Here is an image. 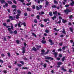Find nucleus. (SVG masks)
I'll list each match as a JSON object with an SVG mask.
<instances>
[{
	"label": "nucleus",
	"mask_w": 74,
	"mask_h": 74,
	"mask_svg": "<svg viewBox=\"0 0 74 74\" xmlns=\"http://www.w3.org/2000/svg\"><path fill=\"white\" fill-rule=\"evenodd\" d=\"M12 7L13 8H16V6L15 5H13Z\"/></svg>",
	"instance_id": "14"
},
{
	"label": "nucleus",
	"mask_w": 74,
	"mask_h": 74,
	"mask_svg": "<svg viewBox=\"0 0 74 74\" xmlns=\"http://www.w3.org/2000/svg\"><path fill=\"white\" fill-rule=\"evenodd\" d=\"M53 14L54 15H56V14H57V11H55V12H53Z\"/></svg>",
	"instance_id": "20"
},
{
	"label": "nucleus",
	"mask_w": 74,
	"mask_h": 74,
	"mask_svg": "<svg viewBox=\"0 0 74 74\" xmlns=\"http://www.w3.org/2000/svg\"><path fill=\"white\" fill-rule=\"evenodd\" d=\"M31 4V3H27L26 4L27 5H30Z\"/></svg>",
	"instance_id": "33"
},
{
	"label": "nucleus",
	"mask_w": 74,
	"mask_h": 74,
	"mask_svg": "<svg viewBox=\"0 0 74 74\" xmlns=\"http://www.w3.org/2000/svg\"><path fill=\"white\" fill-rule=\"evenodd\" d=\"M41 51L42 53H44V52H45L44 50H42Z\"/></svg>",
	"instance_id": "44"
},
{
	"label": "nucleus",
	"mask_w": 74,
	"mask_h": 74,
	"mask_svg": "<svg viewBox=\"0 0 74 74\" xmlns=\"http://www.w3.org/2000/svg\"><path fill=\"white\" fill-rule=\"evenodd\" d=\"M58 51H62V49H58Z\"/></svg>",
	"instance_id": "55"
},
{
	"label": "nucleus",
	"mask_w": 74,
	"mask_h": 74,
	"mask_svg": "<svg viewBox=\"0 0 74 74\" xmlns=\"http://www.w3.org/2000/svg\"><path fill=\"white\" fill-rule=\"evenodd\" d=\"M65 7H69V5H65Z\"/></svg>",
	"instance_id": "51"
},
{
	"label": "nucleus",
	"mask_w": 74,
	"mask_h": 74,
	"mask_svg": "<svg viewBox=\"0 0 74 74\" xmlns=\"http://www.w3.org/2000/svg\"><path fill=\"white\" fill-rule=\"evenodd\" d=\"M5 6H6V7H7V6H8V3H6L5 4Z\"/></svg>",
	"instance_id": "56"
},
{
	"label": "nucleus",
	"mask_w": 74,
	"mask_h": 74,
	"mask_svg": "<svg viewBox=\"0 0 74 74\" xmlns=\"http://www.w3.org/2000/svg\"><path fill=\"white\" fill-rule=\"evenodd\" d=\"M36 47L37 49H39V48H41V46H36Z\"/></svg>",
	"instance_id": "8"
},
{
	"label": "nucleus",
	"mask_w": 74,
	"mask_h": 74,
	"mask_svg": "<svg viewBox=\"0 0 74 74\" xmlns=\"http://www.w3.org/2000/svg\"><path fill=\"white\" fill-rule=\"evenodd\" d=\"M46 4L48 5V2H46Z\"/></svg>",
	"instance_id": "63"
},
{
	"label": "nucleus",
	"mask_w": 74,
	"mask_h": 74,
	"mask_svg": "<svg viewBox=\"0 0 74 74\" xmlns=\"http://www.w3.org/2000/svg\"><path fill=\"white\" fill-rule=\"evenodd\" d=\"M58 66H57L58 67H60V64H62V62H59L58 63Z\"/></svg>",
	"instance_id": "3"
},
{
	"label": "nucleus",
	"mask_w": 74,
	"mask_h": 74,
	"mask_svg": "<svg viewBox=\"0 0 74 74\" xmlns=\"http://www.w3.org/2000/svg\"><path fill=\"white\" fill-rule=\"evenodd\" d=\"M36 8L37 10H40V8L37 6L36 7Z\"/></svg>",
	"instance_id": "27"
},
{
	"label": "nucleus",
	"mask_w": 74,
	"mask_h": 74,
	"mask_svg": "<svg viewBox=\"0 0 74 74\" xmlns=\"http://www.w3.org/2000/svg\"><path fill=\"white\" fill-rule=\"evenodd\" d=\"M41 0H35V1H38V3H40V1Z\"/></svg>",
	"instance_id": "17"
},
{
	"label": "nucleus",
	"mask_w": 74,
	"mask_h": 74,
	"mask_svg": "<svg viewBox=\"0 0 74 74\" xmlns=\"http://www.w3.org/2000/svg\"><path fill=\"white\" fill-rule=\"evenodd\" d=\"M24 15H25V16H27V13H25L24 14Z\"/></svg>",
	"instance_id": "62"
},
{
	"label": "nucleus",
	"mask_w": 74,
	"mask_h": 74,
	"mask_svg": "<svg viewBox=\"0 0 74 74\" xmlns=\"http://www.w3.org/2000/svg\"><path fill=\"white\" fill-rule=\"evenodd\" d=\"M59 57H62V55L61 54H60L59 55Z\"/></svg>",
	"instance_id": "58"
},
{
	"label": "nucleus",
	"mask_w": 74,
	"mask_h": 74,
	"mask_svg": "<svg viewBox=\"0 0 74 74\" xmlns=\"http://www.w3.org/2000/svg\"><path fill=\"white\" fill-rule=\"evenodd\" d=\"M52 8H56V5H53L52 6Z\"/></svg>",
	"instance_id": "30"
},
{
	"label": "nucleus",
	"mask_w": 74,
	"mask_h": 74,
	"mask_svg": "<svg viewBox=\"0 0 74 74\" xmlns=\"http://www.w3.org/2000/svg\"><path fill=\"white\" fill-rule=\"evenodd\" d=\"M32 49L34 50V51H37V49L35 47H33Z\"/></svg>",
	"instance_id": "18"
},
{
	"label": "nucleus",
	"mask_w": 74,
	"mask_h": 74,
	"mask_svg": "<svg viewBox=\"0 0 74 74\" xmlns=\"http://www.w3.org/2000/svg\"><path fill=\"white\" fill-rule=\"evenodd\" d=\"M20 23L21 25H23L25 27L26 26V23H25L24 22L22 23L21 22H20Z\"/></svg>",
	"instance_id": "5"
},
{
	"label": "nucleus",
	"mask_w": 74,
	"mask_h": 74,
	"mask_svg": "<svg viewBox=\"0 0 74 74\" xmlns=\"http://www.w3.org/2000/svg\"><path fill=\"white\" fill-rule=\"evenodd\" d=\"M11 28H9L8 29V30L9 31H11Z\"/></svg>",
	"instance_id": "35"
},
{
	"label": "nucleus",
	"mask_w": 74,
	"mask_h": 74,
	"mask_svg": "<svg viewBox=\"0 0 74 74\" xmlns=\"http://www.w3.org/2000/svg\"><path fill=\"white\" fill-rule=\"evenodd\" d=\"M64 59H65V57H64L62 58V61H64Z\"/></svg>",
	"instance_id": "31"
},
{
	"label": "nucleus",
	"mask_w": 74,
	"mask_h": 74,
	"mask_svg": "<svg viewBox=\"0 0 74 74\" xmlns=\"http://www.w3.org/2000/svg\"><path fill=\"white\" fill-rule=\"evenodd\" d=\"M49 42H51V45H53V44H54V43L52 42V41L51 40V39H49Z\"/></svg>",
	"instance_id": "6"
},
{
	"label": "nucleus",
	"mask_w": 74,
	"mask_h": 74,
	"mask_svg": "<svg viewBox=\"0 0 74 74\" xmlns=\"http://www.w3.org/2000/svg\"><path fill=\"white\" fill-rule=\"evenodd\" d=\"M16 9H14L13 11V12H16Z\"/></svg>",
	"instance_id": "57"
},
{
	"label": "nucleus",
	"mask_w": 74,
	"mask_h": 74,
	"mask_svg": "<svg viewBox=\"0 0 74 74\" xmlns=\"http://www.w3.org/2000/svg\"><path fill=\"white\" fill-rule=\"evenodd\" d=\"M49 52V50H47V52H46L45 53V54H48V53Z\"/></svg>",
	"instance_id": "28"
},
{
	"label": "nucleus",
	"mask_w": 74,
	"mask_h": 74,
	"mask_svg": "<svg viewBox=\"0 0 74 74\" xmlns=\"http://www.w3.org/2000/svg\"><path fill=\"white\" fill-rule=\"evenodd\" d=\"M1 56H2V57H4V56H5L3 54H1Z\"/></svg>",
	"instance_id": "48"
},
{
	"label": "nucleus",
	"mask_w": 74,
	"mask_h": 74,
	"mask_svg": "<svg viewBox=\"0 0 74 74\" xmlns=\"http://www.w3.org/2000/svg\"><path fill=\"white\" fill-rule=\"evenodd\" d=\"M14 34H16L17 33V31L15 30L14 31Z\"/></svg>",
	"instance_id": "36"
},
{
	"label": "nucleus",
	"mask_w": 74,
	"mask_h": 74,
	"mask_svg": "<svg viewBox=\"0 0 74 74\" xmlns=\"http://www.w3.org/2000/svg\"><path fill=\"white\" fill-rule=\"evenodd\" d=\"M72 11V10H69L68 9H67L66 10H64V12L66 13V14H67L68 13V12H71Z\"/></svg>",
	"instance_id": "2"
},
{
	"label": "nucleus",
	"mask_w": 74,
	"mask_h": 74,
	"mask_svg": "<svg viewBox=\"0 0 74 74\" xmlns=\"http://www.w3.org/2000/svg\"><path fill=\"white\" fill-rule=\"evenodd\" d=\"M43 66H44V67H46V66H47V64H44L43 65Z\"/></svg>",
	"instance_id": "49"
},
{
	"label": "nucleus",
	"mask_w": 74,
	"mask_h": 74,
	"mask_svg": "<svg viewBox=\"0 0 74 74\" xmlns=\"http://www.w3.org/2000/svg\"><path fill=\"white\" fill-rule=\"evenodd\" d=\"M9 19H11V20H14V19L13 18V17H12V16H9Z\"/></svg>",
	"instance_id": "13"
},
{
	"label": "nucleus",
	"mask_w": 74,
	"mask_h": 74,
	"mask_svg": "<svg viewBox=\"0 0 74 74\" xmlns=\"http://www.w3.org/2000/svg\"><path fill=\"white\" fill-rule=\"evenodd\" d=\"M0 62L1 63H3V61L1 60H0Z\"/></svg>",
	"instance_id": "53"
},
{
	"label": "nucleus",
	"mask_w": 74,
	"mask_h": 74,
	"mask_svg": "<svg viewBox=\"0 0 74 74\" xmlns=\"http://www.w3.org/2000/svg\"><path fill=\"white\" fill-rule=\"evenodd\" d=\"M49 14L50 16H52V13L51 12H49Z\"/></svg>",
	"instance_id": "25"
},
{
	"label": "nucleus",
	"mask_w": 74,
	"mask_h": 74,
	"mask_svg": "<svg viewBox=\"0 0 74 74\" xmlns=\"http://www.w3.org/2000/svg\"><path fill=\"white\" fill-rule=\"evenodd\" d=\"M46 59H51V60H53V58H51V57H47L46 58Z\"/></svg>",
	"instance_id": "7"
},
{
	"label": "nucleus",
	"mask_w": 74,
	"mask_h": 74,
	"mask_svg": "<svg viewBox=\"0 0 74 74\" xmlns=\"http://www.w3.org/2000/svg\"><path fill=\"white\" fill-rule=\"evenodd\" d=\"M23 69H27V68L26 67H23L22 68Z\"/></svg>",
	"instance_id": "47"
},
{
	"label": "nucleus",
	"mask_w": 74,
	"mask_h": 74,
	"mask_svg": "<svg viewBox=\"0 0 74 74\" xmlns=\"http://www.w3.org/2000/svg\"><path fill=\"white\" fill-rule=\"evenodd\" d=\"M41 14H44V12H41Z\"/></svg>",
	"instance_id": "59"
},
{
	"label": "nucleus",
	"mask_w": 74,
	"mask_h": 74,
	"mask_svg": "<svg viewBox=\"0 0 74 74\" xmlns=\"http://www.w3.org/2000/svg\"><path fill=\"white\" fill-rule=\"evenodd\" d=\"M41 42L43 44H45L46 42V41L44 40H42L41 41Z\"/></svg>",
	"instance_id": "19"
},
{
	"label": "nucleus",
	"mask_w": 74,
	"mask_h": 74,
	"mask_svg": "<svg viewBox=\"0 0 74 74\" xmlns=\"http://www.w3.org/2000/svg\"><path fill=\"white\" fill-rule=\"evenodd\" d=\"M63 44L62 43H60L59 44V45H60L61 46V45H62Z\"/></svg>",
	"instance_id": "61"
},
{
	"label": "nucleus",
	"mask_w": 74,
	"mask_h": 74,
	"mask_svg": "<svg viewBox=\"0 0 74 74\" xmlns=\"http://www.w3.org/2000/svg\"><path fill=\"white\" fill-rule=\"evenodd\" d=\"M7 2H8L9 4H12V2L10 1H8Z\"/></svg>",
	"instance_id": "24"
},
{
	"label": "nucleus",
	"mask_w": 74,
	"mask_h": 74,
	"mask_svg": "<svg viewBox=\"0 0 74 74\" xmlns=\"http://www.w3.org/2000/svg\"><path fill=\"white\" fill-rule=\"evenodd\" d=\"M54 4H58V2L54 0Z\"/></svg>",
	"instance_id": "12"
},
{
	"label": "nucleus",
	"mask_w": 74,
	"mask_h": 74,
	"mask_svg": "<svg viewBox=\"0 0 74 74\" xmlns=\"http://www.w3.org/2000/svg\"><path fill=\"white\" fill-rule=\"evenodd\" d=\"M21 22H19V23L18 24V27H21V23H20Z\"/></svg>",
	"instance_id": "11"
},
{
	"label": "nucleus",
	"mask_w": 74,
	"mask_h": 74,
	"mask_svg": "<svg viewBox=\"0 0 74 74\" xmlns=\"http://www.w3.org/2000/svg\"><path fill=\"white\" fill-rule=\"evenodd\" d=\"M28 74H32V73H31V72H28Z\"/></svg>",
	"instance_id": "64"
},
{
	"label": "nucleus",
	"mask_w": 74,
	"mask_h": 74,
	"mask_svg": "<svg viewBox=\"0 0 74 74\" xmlns=\"http://www.w3.org/2000/svg\"><path fill=\"white\" fill-rule=\"evenodd\" d=\"M62 69L64 71H66V69H64L63 68H62Z\"/></svg>",
	"instance_id": "29"
},
{
	"label": "nucleus",
	"mask_w": 74,
	"mask_h": 74,
	"mask_svg": "<svg viewBox=\"0 0 74 74\" xmlns=\"http://www.w3.org/2000/svg\"><path fill=\"white\" fill-rule=\"evenodd\" d=\"M8 56L10 57V53H8Z\"/></svg>",
	"instance_id": "39"
},
{
	"label": "nucleus",
	"mask_w": 74,
	"mask_h": 74,
	"mask_svg": "<svg viewBox=\"0 0 74 74\" xmlns=\"http://www.w3.org/2000/svg\"><path fill=\"white\" fill-rule=\"evenodd\" d=\"M49 31L47 29H46L45 30V32L46 33H49Z\"/></svg>",
	"instance_id": "22"
},
{
	"label": "nucleus",
	"mask_w": 74,
	"mask_h": 74,
	"mask_svg": "<svg viewBox=\"0 0 74 74\" xmlns=\"http://www.w3.org/2000/svg\"><path fill=\"white\" fill-rule=\"evenodd\" d=\"M71 32H73V29L72 28H70V29Z\"/></svg>",
	"instance_id": "45"
},
{
	"label": "nucleus",
	"mask_w": 74,
	"mask_h": 74,
	"mask_svg": "<svg viewBox=\"0 0 74 74\" xmlns=\"http://www.w3.org/2000/svg\"><path fill=\"white\" fill-rule=\"evenodd\" d=\"M27 10L28 11H30V9L29 8H27Z\"/></svg>",
	"instance_id": "52"
},
{
	"label": "nucleus",
	"mask_w": 74,
	"mask_h": 74,
	"mask_svg": "<svg viewBox=\"0 0 74 74\" xmlns=\"http://www.w3.org/2000/svg\"><path fill=\"white\" fill-rule=\"evenodd\" d=\"M62 33H63L64 34H65V35H66V32H65V31L64 30H63L62 31Z\"/></svg>",
	"instance_id": "32"
},
{
	"label": "nucleus",
	"mask_w": 74,
	"mask_h": 74,
	"mask_svg": "<svg viewBox=\"0 0 74 74\" xmlns=\"http://www.w3.org/2000/svg\"><path fill=\"white\" fill-rule=\"evenodd\" d=\"M59 19H62V17H60V16H59Z\"/></svg>",
	"instance_id": "54"
},
{
	"label": "nucleus",
	"mask_w": 74,
	"mask_h": 74,
	"mask_svg": "<svg viewBox=\"0 0 74 74\" xmlns=\"http://www.w3.org/2000/svg\"><path fill=\"white\" fill-rule=\"evenodd\" d=\"M16 42H17V44H19V40H17L16 41Z\"/></svg>",
	"instance_id": "41"
},
{
	"label": "nucleus",
	"mask_w": 74,
	"mask_h": 74,
	"mask_svg": "<svg viewBox=\"0 0 74 74\" xmlns=\"http://www.w3.org/2000/svg\"><path fill=\"white\" fill-rule=\"evenodd\" d=\"M20 63L22 64H24V62L23 61H21Z\"/></svg>",
	"instance_id": "38"
},
{
	"label": "nucleus",
	"mask_w": 74,
	"mask_h": 74,
	"mask_svg": "<svg viewBox=\"0 0 74 74\" xmlns=\"http://www.w3.org/2000/svg\"><path fill=\"white\" fill-rule=\"evenodd\" d=\"M69 19H72V18H73V16L71 15L69 16Z\"/></svg>",
	"instance_id": "23"
},
{
	"label": "nucleus",
	"mask_w": 74,
	"mask_h": 74,
	"mask_svg": "<svg viewBox=\"0 0 74 74\" xmlns=\"http://www.w3.org/2000/svg\"><path fill=\"white\" fill-rule=\"evenodd\" d=\"M18 67H21L22 66V65H21V64H18Z\"/></svg>",
	"instance_id": "40"
},
{
	"label": "nucleus",
	"mask_w": 74,
	"mask_h": 74,
	"mask_svg": "<svg viewBox=\"0 0 74 74\" xmlns=\"http://www.w3.org/2000/svg\"><path fill=\"white\" fill-rule=\"evenodd\" d=\"M17 12L18 14L16 15V19H19V16H20V14H21V11L19 10H17Z\"/></svg>",
	"instance_id": "1"
},
{
	"label": "nucleus",
	"mask_w": 74,
	"mask_h": 74,
	"mask_svg": "<svg viewBox=\"0 0 74 74\" xmlns=\"http://www.w3.org/2000/svg\"><path fill=\"white\" fill-rule=\"evenodd\" d=\"M3 25L4 26H7V24L5 23H4L3 24Z\"/></svg>",
	"instance_id": "26"
},
{
	"label": "nucleus",
	"mask_w": 74,
	"mask_h": 74,
	"mask_svg": "<svg viewBox=\"0 0 74 74\" xmlns=\"http://www.w3.org/2000/svg\"><path fill=\"white\" fill-rule=\"evenodd\" d=\"M19 1H21V3H23V1H24V0H18Z\"/></svg>",
	"instance_id": "43"
},
{
	"label": "nucleus",
	"mask_w": 74,
	"mask_h": 74,
	"mask_svg": "<svg viewBox=\"0 0 74 74\" xmlns=\"http://www.w3.org/2000/svg\"><path fill=\"white\" fill-rule=\"evenodd\" d=\"M1 3L2 4V3H3L4 2V0H1Z\"/></svg>",
	"instance_id": "34"
},
{
	"label": "nucleus",
	"mask_w": 74,
	"mask_h": 74,
	"mask_svg": "<svg viewBox=\"0 0 74 74\" xmlns=\"http://www.w3.org/2000/svg\"><path fill=\"white\" fill-rule=\"evenodd\" d=\"M47 21H49V19L48 18L47 19H44V22H47Z\"/></svg>",
	"instance_id": "10"
},
{
	"label": "nucleus",
	"mask_w": 74,
	"mask_h": 74,
	"mask_svg": "<svg viewBox=\"0 0 74 74\" xmlns=\"http://www.w3.org/2000/svg\"><path fill=\"white\" fill-rule=\"evenodd\" d=\"M13 3H15V4H16V1L15 0H14L13 1Z\"/></svg>",
	"instance_id": "42"
},
{
	"label": "nucleus",
	"mask_w": 74,
	"mask_h": 74,
	"mask_svg": "<svg viewBox=\"0 0 74 74\" xmlns=\"http://www.w3.org/2000/svg\"><path fill=\"white\" fill-rule=\"evenodd\" d=\"M32 8H33V9H35V5H33L32 6Z\"/></svg>",
	"instance_id": "37"
},
{
	"label": "nucleus",
	"mask_w": 74,
	"mask_h": 74,
	"mask_svg": "<svg viewBox=\"0 0 74 74\" xmlns=\"http://www.w3.org/2000/svg\"><path fill=\"white\" fill-rule=\"evenodd\" d=\"M11 25H12V26H11V29L12 30H13L14 29V28L13 27V25L12 24H11Z\"/></svg>",
	"instance_id": "16"
},
{
	"label": "nucleus",
	"mask_w": 74,
	"mask_h": 74,
	"mask_svg": "<svg viewBox=\"0 0 74 74\" xmlns=\"http://www.w3.org/2000/svg\"><path fill=\"white\" fill-rule=\"evenodd\" d=\"M62 49H63V50H64L65 49V47H63Z\"/></svg>",
	"instance_id": "60"
},
{
	"label": "nucleus",
	"mask_w": 74,
	"mask_h": 74,
	"mask_svg": "<svg viewBox=\"0 0 74 74\" xmlns=\"http://www.w3.org/2000/svg\"><path fill=\"white\" fill-rule=\"evenodd\" d=\"M54 55L55 57L56 58V56H57V55H58V53H54Z\"/></svg>",
	"instance_id": "15"
},
{
	"label": "nucleus",
	"mask_w": 74,
	"mask_h": 74,
	"mask_svg": "<svg viewBox=\"0 0 74 74\" xmlns=\"http://www.w3.org/2000/svg\"><path fill=\"white\" fill-rule=\"evenodd\" d=\"M34 22H35V23H37V20L36 19H35L34 20Z\"/></svg>",
	"instance_id": "46"
},
{
	"label": "nucleus",
	"mask_w": 74,
	"mask_h": 74,
	"mask_svg": "<svg viewBox=\"0 0 74 74\" xmlns=\"http://www.w3.org/2000/svg\"><path fill=\"white\" fill-rule=\"evenodd\" d=\"M40 17V16L38 15L37 16V19H39V18Z\"/></svg>",
	"instance_id": "50"
},
{
	"label": "nucleus",
	"mask_w": 74,
	"mask_h": 74,
	"mask_svg": "<svg viewBox=\"0 0 74 74\" xmlns=\"http://www.w3.org/2000/svg\"><path fill=\"white\" fill-rule=\"evenodd\" d=\"M62 21L63 23H66V22H67V21L66 20H64V19H62Z\"/></svg>",
	"instance_id": "9"
},
{
	"label": "nucleus",
	"mask_w": 74,
	"mask_h": 74,
	"mask_svg": "<svg viewBox=\"0 0 74 74\" xmlns=\"http://www.w3.org/2000/svg\"><path fill=\"white\" fill-rule=\"evenodd\" d=\"M32 35H33V36H34L35 37H37V36H36V34H34V33H32Z\"/></svg>",
	"instance_id": "21"
},
{
	"label": "nucleus",
	"mask_w": 74,
	"mask_h": 74,
	"mask_svg": "<svg viewBox=\"0 0 74 74\" xmlns=\"http://www.w3.org/2000/svg\"><path fill=\"white\" fill-rule=\"evenodd\" d=\"M25 47H23L22 48V50H23V53H25Z\"/></svg>",
	"instance_id": "4"
}]
</instances>
